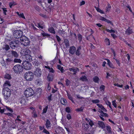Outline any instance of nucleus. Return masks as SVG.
Listing matches in <instances>:
<instances>
[{
	"mask_svg": "<svg viewBox=\"0 0 134 134\" xmlns=\"http://www.w3.org/2000/svg\"><path fill=\"white\" fill-rule=\"evenodd\" d=\"M2 93L4 99L6 100L9 98L11 94V90L9 88H3Z\"/></svg>",
	"mask_w": 134,
	"mask_h": 134,
	"instance_id": "f257e3e1",
	"label": "nucleus"
},
{
	"mask_svg": "<svg viewBox=\"0 0 134 134\" xmlns=\"http://www.w3.org/2000/svg\"><path fill=\"white\" fill-rule=\"evenodd\" d=\"M24 77L26 80L31 81L34 78V74L31 71H27L24 74Z\"/></svg>",
	"mask_w": 134,
	"mask_h": 134,
	"instance_id": "f03ea898",
	"label": "nucleus"
},
{
	"mask_svg": "<svg viewBox=\"0 0 134 134\" xmlns=\"http://www.w3.org/2000/svg\"><path fill=\"white\" fill-rule=\"evenodd\" d=\"M34 94V91L31 88H28L24 92V94L26 97H28L32 96Z\"/></svg>",
	"mask_w": 134,
	"mask_h": 134,
	"instance_id": "7ed1b4c3",
	"label": "nucleus"
},
{
	"mask_svg": "<svg viewBox=\"0 0 134 134\" xmlns=\"http://www.w3.org/2000/svg\"><path fill=\"white\" fill-rule=\"evenodd\" d=\"M13 69L15 73L20 74L23 71V67L21 65L17 64L14 66Z\"/></svg>",
	"mask_w": 134,
	"mask_h": 134,
	"instance_id": "20e7f679",
	"label": "nucleus"
},
{
	"mask_svg": "<svg viewBox=\"0 0 134 134\" xmlns=\"http://www.w3.org/2000/svg\"><path fill=\"white\" fill-rule=\"evenodd\" d=\"M20 42L24 46H26L29 45L30 42L28 39L25 36H23L22 38H20Z\"/></svg>",
	"mask_w": 134,
	"mask_h": 134,
	"instance_id": "39448f33",
	"label": "nucleus"
},
{
	"mask_svg": "<svg viewBox=\"0 0 134 134\" xmlns=\"http://www.w3.org/2000/svg\"><path fill=\"white\" fill-rule=\"evenodd\" d=\"M3 123L2 125V126L3 129L5 128L8 129L10 128L13 129L15 128V127H12L11 123L5 120H3Z\"/></svg>",
	"mask_w": 134,
	"mask_h": 134,
	"instance_id": "423d86ee",
	"label": "nucleus"
},
{
	"mask_svg": "<svg viewBox=\"0 0 134 134\" xmlns=\"http://www.w3.org/2000/svg\"><path fill=\"white\" fill-rule=\"evenodd\" d=\"M23 32L21 30H15L13 34V36L15 38H22L23 37Z\"/></svg>",
	"mask_w": 134,
	"mask_h": 134,
	"instance_id": "0eeeda50",
	"label": "nucleus"
},
{
	"mask_svg": "<svg viewBox=\"0 0 134 134\" xmlns=\"http://www.w3.org/2000/svg\"><path fill=\"white\" fill-rule=\"evenodd\" d=\"M23 69L27 70H29L31 68L32 64L29 62L26 61H24L22 63Z\"/></svg>",
	"mask_w": 134,
	"mask_h": 134,
	"instance_id": "6e6552de",
	"label": "nucleus"
},
{
	"mask_svg": "<svg viewBox=\"0 0 134 134\" xmlns=\"http://www.w3.org/2000/svg\"><path fill=\"white\" fill-rule=\"evenodd\" d=\"M19 42L18 41L15 40L14 41H11L10 43V46L12 49H14L19 46Z\"/></svg>",
	"mask_w": 134,
	"mask_h": 134,
	"instance_id": "1a4fd4ad",
	"label": "nucleus"
},
{
	"mask_svg": "<svg viewBox=\"0 0 134 134\" xmlns=\"http://www.w3.org/2000/svg\"><path fill=\"white\" fill-rule=\"evenodd\" d=\"M34 75L37 77H40L42 74V72L40 68H37L34 72Z\"/></svg>",
	"mask_w": 134,
	"mask_h": 134,
	"instance_id": "9d476101",
	"label": "nucleus"
},
{
	"mask_svg": "<svg viewBox=\"0 0 134 134\" xmlns=\"http://www.w3.org/2000/svg\"><path fill=\"white\" fill-rule=\"evenodd\" d=\"M64 131V130L63 128L60 126H58L55 129V131L57 133L60 134L63 133Z\"/></svg>",
	"mask_w": 134,
	"mask_h": 134,
	"instance_id": "9b49d317",
	"label": "nucleus"
},
{
	"mask_svg": "<svg viewBox=\"0 0 134 134\" xmlns=\"http://www.w3.org/2000/svg\"><path fill=\"white\" fill-rule=\"evenodd\" d=\"M76 51V48L74 46L70 47L69 48V52L71 54L73 55Z\"/></svg>",
	"mask_w": 134,
	"mask_h": 134,
	"instance_id": "f8f14e48",
	"label": "nucleus"
},
{
	"mask_svg": "<svg viewBox=\"0 0 134 134\" xmlns=\"http://www.w3.org/2000/svg\"><path fill=\"white\" fill-rule=\"evenodd\" d=\"M11 86V84L10 81L8 80H6L4 83L3 85V88H8V87H10Z\"/></svg>",
	"mask_w": 134,
	"mask_h": 134,
	"instance_id": "ddd939ff",
	"label": "nucleus"
},
{
	"mask_svg": "<svg viewBox=\"0 0 134 134\" xmlns=\"http://www.w3.org/2000/svg\"><path fill=\"white\" fill-rule=\"evenodd\" d=\"M69 70L70 71H72L74 72L73 73L74 75L76 74L77 72H79V69L77 67H76L75 69L74 68H69Z\"/></svg>",
	"mask_w": 134,
	"mask_h": 134,
	"instance_id": "4468645a",
	"label": "nucleus"
},
{
	"mask_svg": "<svg viewBox=\"0 0 134 134\" xmlns=\"http://www.w3.org/2000/svg\"><path fill=\"white\" fill-rule=\"evenodd\" d=\"M81 46H79L77 47V49H76V51L75 52V54L76 55L79 56L81 54Z\"/></svg>",
	"mask_w": 134,
	"mask_h": 134,
	"instance_id": "2eb2a0df",
	"label": "nucleus"
},
{
	"mask_svg": "<svg viewBox=\"0 0 134 134\" xmlns=\"http://www.w3.org/2000/svg\"><path fill=\"white\" fill-rule=\"evenodd\" d=\"M105 60H107V64L109 66L110 68L112 69H114L115 68V66L110 61V60L107 59H106Z\"/></svg>",
	"mask_w": 134,
	"mask_h": 134,
	"instance_id": "dca6fc26",
	"label": "nucleus"
},
{
	"mask_svg": "<svg viewBox=\"0 0 134 134\" xmlns=\"http://www.w3.org/2000/svg\"><path fill=\"white\" fill-rule=\"evenodd\" d=\"M16 13L18 16L19 18H22L25 19H26L23 13H19L18 12H16Z\"/></svg>",
	"mask_w": 134,
	"mask_h": 134,
	"instance_id": "f3484780",
	"label": "nucleus"
},
{
	"mask_svg": "<svg viewBox=\"0 0 134 134\" xmlns=\"http://www.w3.org/2000/svg\"><path fill=\"white\" fill-rule=\"evenodd\" d=\"M98 124L99 127L102 129H104L105 127V126L104 123L102 121H98Z\"/></svg>",
	"mask_w": 134,
	"mask_h": 134,
	"instance_id": "a211bd4d",
	"label": "nucleus"
},
{
	"mask_svg": "<svg viewBox=\"0 0 134 134\" xmlns=\"http://www.w3.org/2000/svg\"><path fill=\"white\" fill-rule=\"evenodd\" d=\"M25 58L26 60L27 61H31L32 60V57L30 55L26 54L25 55Z\"/></svg>",
	"mask_w": 134,
	"mask_h": 134,
	"instance_id": "6ab92c4d",
	"label": "nucleus"
},
{
	"mask_svg": "<svg viewBox=\"0 0 134 134\" xmlns=\"http://www.w3.org/2000/svg\"><path fill=\"white\" fill-rule=\"evenodd\" d=\"M132 33V30L130 27H129L125 31L126 34H127L128 35H130Z\"/></svg>",
	"mask_w": 134,
	"mask_h": 134,
	"instance_id": "aec40b11",
	"label": "nucleus"
},
{
	"mask_svg": "<svg viewBox=\"0 0 134 134\" xmlns=\"http://www.w3.org/2000/svg\"><path fill=\"white\" fill-rule=\"evenodd\" d=\"M51 123L49 120L47 119L46 120L45 126L46 128L48 129L51 127Z\"/></svg>",
	"mask_w": 134,
	"mask_h": 134,
	"instance_id": "412c9836",
	"label": "nucleus"
},
{
	"mask_svg": "<svg viewBox=\"0 0 134 134\" xmlns=\"http://www.w3.org/2000/svg\"><path fill=\"white\" fill-rule=\"evenodd\" d=\"M11 54L14 57L17 58L19 57V55L15 51H11Z\"/></svg>",
	"mask_w": 134,
	"mask_h": 134,
	"instance_id": "4be33fe9",
	"label": "nucleus"
},
{
	"mask_svg": "<svg viewBox=\"0 0 134 134\" xmlns=\"http://www.w3.org/2000/svg\"><path fill=\"white\" fill-rule=\"evenodd\" d=\"M48 31L51 33L55 34V33L54 28L53 27H49L48 29Z\"/></svg>",
	"mask_w": 134,
	"mask_h": 134,
	"instance_id": "5701e85b",
	"label": "nucleus"
},
{
	"mask_svg": "<svg viewBox=\"0 0 134 134\" xmlns=\"http://www.w3.org/2000/svg\"><path fill=\"white\" fill-rule=\"evenodd\" d=\"M103 111L101 110L100 111H99L100 113V114L99 115L105 117H107L108 116V114L106 113H104Z\"/></svg>",
	"mask_w": 134,
	"mask_h": 134,
	"instance_id": "b1692460",
	"label": "nucleus"
},
{
	"mask_svg": "<svg viewBox=\"0 0 134 134\" xmlns=\"http://www.w3.org/2000/svg\"><path fill=\"white\" fill-rule=\"evenodd\" d=\"M106 130L109 133H112L111 129L109 125L106 126H105Z\"/></svg>",
	"mask_w": 134,
	"mask_h": 134,
	"instance_id": "393cba45",
	"label": "nucleus"
},
{
	"mask_svg": "<svg viewBox=\"0 0 134 134\" xmlns=\"http://www.w3.org/2000/svg\"><path fill=\"white\" fill-rule=\"evenodd\" d=\"M111 6L109 3H108L107 6L106 7L105 12L107 13L109 12L111 8Z\"/></svg>",
	"mask_w": 134,
	"mask_h": 134,
	"instance_id": "a878e982",
	"label": "nucleus"
},
{
	"mask_svg": "<svg viewBox=\"0 0 134 134\" xmlns=\"http://www.w3.org/2000/svg\"><path fill=\"white\" fill-rule=\"evenodd\" d=\"M80 79L83 81H88L87 77L85 75L82 76L80 77Z\"/></svg>",
	"mask_w": 134,
	"mask_h": 134,
	"instance_id": "bb28decb",
	"label": "nucleus"
},
{
	"mask_svg": "<svg viewBox=\"0 0 134 134\" xmlns=\"http://www.w3.org/2000/svg\"><path fill=\"white\" fill-rule=\"evenodd\" d=\"M97 105L103 111H106V110L105 109V108L101 104H97Z\"/></svg>",
	"mask_w": 134,
	"mask_h": 134,
	"instance_id": "cd10ccee",
	"label": "nucleus"
},
{
	"mask_svg": "<svg viewBox=\"0 0 134 134\" xmlns=\"http://www.w3.org/2000/svg\"><path fill=\"white\" fill-rule=\"evenodd\" d=\"M60 102L61 104L64 105H66L67 103V101L64 98L61 99Z\"/></svg>",
	"mask_w": 134,
	"mask_h": 134,
	"instance_id": "c85d7f7f",
	"label": "nucleus"
},
{
	"mask_svg": "<svg viewBox=\"0 0 134 134\" xmlns=\"http://www.w3.org/2000/svg\"><path fill=\"white\" fill-rule=\"evenodd\" d=\"M83 127L84 130L87 131L89 128V125L87 124H84L83 126Z\"/></svg>",
	"mask_w": 134,
	"mask_h": 134,
	"instance_id": "c756f323",
	"label": "nucleus"
},
{
	"mask_svg": "<svg viewBox=\"0 0 134 134\" xmlns=\"http://www.w3.org/2000/svg\"><path fill=\"white\" fill-rule=\"evenodd\" d=\"M9 7L10 8H12L13 6H14L17 5L16 3L14 1H13L12 2L9 3Z\"/></svg>",
	"mask_w": 134,
	"mask_h": 134,
	"instance_id": "7c9ffc66",
	"label": "nucleus"
},
{
	"mask_svg": "<svg viewBox=\"0 0 134 134\" xmlns=\"http://www.w3.org/2000/svg\"><path fill=\"white\" fill-rule=\"evenodd\" d=\"M4 77L5 78L8 80H10L11 78V76L9 74L6 73Z\"/></svg>",
	"mask_w": 134,
	"mask_h": 134,
	"instance_id": "2f4dec72",
	"label": "nucleus"
},
{
	"mask_svg": "<svg viewBox=\"0 0 134 134\" xmlns=\"http://www.w3.org/2000/svg\"><path fill=\"white\" fill-rule=\"evenodd\" d=\"M64 41L66 48H68L69 46V41L67 39H65L64 40Z\"/></svg>",
	"mask_w": 134,
	"mask_h": 134,
	"instance_id": "473e14b6",
	"label": "nucleus"
},
{
	"mask_svg": "<svg viewBox=\"0 0 134 134\" xmlns=\"http://www.w3.org/2000/svg\"><path fill=\"white\" fill-rule=\"evenodd\" d=\"M104 42L106 45L109 46L110 45V41L109 38H105L104 40Z\"/></svg>",
	"mask_w": 134,
	"mask_h": 134,
	"instance_id": "72a5a7b5",
	"label": "nucleus"
},
{
	"mask_svg": "<svg viewBox=\"0 0 134 134\" xmlns=\"http://www.w3.org/2000/svg\"><path fill=\"white\" fill-rule=\"evenodd\" d=\"M93 81L95 83H98L99 78L97 76H95L93 79Z\"/></svg>",
	"mask_w": 134,
	"mask_h": 134,
	"instance_id": "f704fd0d",
	"label": "nucleus"
},
{
	"mask_svg": "<svg viewBox=\"0 0 134 134\" xmlns=\"http://www.w3.org/2000/svg\"><path fill=\"white\" fill-rule=\"evenodd\" d=\"M47 78L48 81L49 82L52 81L53 79V77L49 75H48Z\"/></svg>",
	"mask_w": 134,
	"mask_h": 134,
	"instance_id": "c9c22d12",
	"label": "nucleus"
},
{
	"mask_svg": "<svg viewBox=\"0 0 134 134\" xmlns=\"http://www.w3.org/2000/svg\"><path fill=\"white\" fill-rule=\"evenodd\" d=\"M58 32L62 36L64 35L65 34V32L64 31L61 30L60 29L58 31Z\"/></svg>",
	"mask_w": 134,
	"mask_h": 134,
	"instance_id": "e433bc0d",
	"label": "nucleus"
},
{
	"mask_svg": "<svg viewBox=\"0 0 134 134\" xmlns=\"http://www.w3.org/2000/svg\"><path fill=\"white\" fill-rule=\"evenodd\" d=\"M57 68L60 70L61 72L63 73L64 71V69L63 67H61V66L60 65H57Z\"/></svg>",
	"mask_w": 134,
	"mask_h": 134,
	"instance_id": "4c0bfd02",
	"label": "nucleus"
},
{
	"mask_svg": "<svg viewBox=\"0 0 134 134\" xmlns=\"http://www.w3.org/2000/svg\"><path fill=\"white\" fill-rule=\"evenodd\" d=\"M67 96L69 99L70 100H71L72 102H74V101L73 100V98L72 97L71 95L70 94H68Z\"/></svg>",
	"mask_w": 134,
	"mask_h": 134,
	"instance_id": "58836bf2",
	"label": "nucleus"
},
{
	"mask_svg": "<svg viewBox=\"0 0 134 134\" xmlns=\"http://www.w3.org/2000/svg\"><path fill=\"white\" fill-rule=\"evenodd\" d=\"M3 49L6 51H8L10 49V47L8 45L6 44L5 45Z\"/></svg>",
	"mask_w": 134,
	"mask_h": 134,
	"instance_id": "ea45409f",
	"label": "nucleus"
},
{
	"mask_svg": "<svg viewBox=\"0 0 134 134\" xmlns=\"http://www.w3.org/2000/svg\"><path fill=\"white\" fill-rule=\"evenodd\" d=\"M42 82L41 79H37L36 81V83L37 84L40 85Z\"/></svg>",
	"mask_w": 134,
	"mask_h": 134,
	"instance_id": "a19ab883",
	"label": "nucleus"
},
{
	"mask_svg": "<svg viewBox=\"0 0 134 134\" xmlns=\"http://www.w3.org/2000/svg\"><path fill=\"white\" fill-rule=\"evenodd\" d=\"M48 108V105H47V106H46L45 108L43 109V111L42 112V114H43L44 113H45L47 112Z\"/></svg>",
	"mask_w": 134,
	"mask_h": 134,
	"instance_id": "79ce46f5",
	"label": "nucleus"
},
{
	"mask_svg": "<svg viewBox=\"0 0 134 134\" xmlns=\"http://www.w3.org/2000/svg\"><path fill=\"white\" fill-rule=\"evenodd\" d=\"M105 86L103 85H102L100 86L99 87V89L100 91H104L105 89Z\"/></svg>",
	"mask_w": 134,
	"mask_h": 134,
	"instance_id": "37998d69",
	"label": "nucleus"
},
{
	"mask_svg": "<svg viewBox=\"0 0 134 134\" xmlns=\"http://www.w3.org/2000/svg\"><path fill=\"white\" fill-rule=\"evenodd\" d=\"M105 30L106 31H107L108 32H109L110 33H115V30H112V29L109 30V29H106Z\"/></svg>",
	"mask_w": 134,
	"mask_h": 134,
	"instance_id": "c03bdc74",
	"label": "nucleus"
},
{
	"mask_svg": "<svg viewBox=\"0 0 134 134\" xmlns=\"http://www.w3.org/2000/svg\"><path fill=\"white\" fill-rule=\"evenodd\" d=\"M21 60L20 59L15 58L14 62L15 63H21Z\"/></svg>",
	"mask_w": 134,
	"mask_h": 134,
	"instance_id": "a18cd8bd",
	"label": "nucleus"
},
{
	"mask_svg": "<svg viewBox=\"0 0 134 134\" xmlns=\"http://www.w3.org/2000/svg\"><path fill=\"white\" fill-rule=\"evenodd\" d=\"M77 36L78 40L80 42H81L82 39V35L80 34H78L77 35Z\"/></svg>",
	"mask_w": 134,
	"mask_h": 134,
	"instance_id": "49530a36",
	"label": "nucleus"
},
{
	"mask_svg": "<svg viewBox=\"0 0 134 134\" xmlns=\"http://www.w3.org/2000/svg\"><path fill=\"white\" fill-rule=\"evenodd\" d=\"M91 102L93 103L96 104L100 102V100H99L98 99H96L95 100H92Z\"/></svg>",
	"mask_w": 134,
	"mask_h": 134,
	"instance_id": "de8ad7c7",
	"label": "nucleus"
},
{
	"mask_svg": "<svg viewBox=\"0 0 134 134\" xmlns=\"http://www.w3.org/2000/svg\"><path fill=\"white\" fill-rule=\"evenodd\" d=\"M2 9L3 10V14L5 15H7L6 12H7V8H2Z\"/></svg>",
	"mask_w": 134,
	"mask_h": 134,
	"instance_id": "09e8293b",
	"label": "nucleus"
},
{
	"mask_svg": "<svg viewBox=\"0 0 134 134\" xmlns=\"http://www.w3.org/2000/svg\"><path fill=\"white\" fill-rule=\"evenodd\" d=\"M95 8H96V9L97 12L102 14L104 13V11L103 10H101L99 8H96V7Z\"/></svg>",
	"mask_w": 134,
	"mask_h": 134,
	"instance_id": "8fccbe9b",
	"label": "nucleus"
},
{
	"mask_svg": "<svg viewBox=\"0 0 134 134\" xmlns=\"http://www.w3.org/2000/svg\"><path fill=\"white\" fill-rule=\"evenodd\" d=\"M112 105L114 107L116 108L117 107V103H116V100H114L112 102Z\"/></svg>",
	"mask_w": 134,
	"mask_h": 134,
	"instance_id": "3c124183",
	"label": "nucleus"
},
{
	"mask_svg": "<svg viewBox=\"0 0 134 134\" xmlns=\"http://www.w3.org/2000/svg\"><path fill=\"white\" fill-rule=\"evenodd\" d=\"M33 114V117L34 118H36L37 116V114H36V111H33L32 113Z\"/></svg>",
	"mask_w": 134,
	"mask_h": 134,
	"instance_id": "603ef678",
	"label": "nucleus"
},
{
	"mask_svg": "<svg viewBox=\"0 0 134 134\" xmlns=\"http://www.w3.org/2000/svg\"><path fill=\"white\" fill-rule=\"evenodd\" d=\"M42 35L43 37H49L50 35L46 33L45 32H43L41 34Z\"/></svg>",
	"mask_w": 134,
	"mask_h": 134,
	"instance_id": "864d4df0",
	"label": "nucleus"
},
{
	"mask_svg": "<svg viewBox=\"0 0 134 134\" xmlns=\"http://www.w3.org/2000/svg\"><path fill=\"white\" fill-rule=\"evenodd\" d=\"M89 120L90 121L89 122V124L91 127H92L94 125V123L93 121L90 119H89Z\"/></svg>",
	"mask_w": 134,
	"mask_h": 134,
	"instance_id": "5fc2aeb1",
	"label": "nucleus"
},
{
	"mask_svg": "<svg viewBox=\"0 0 134 134\" xmlns=\"http://www.w3.org/2000/svg\"><path fill=\"white\" fill-rule=\"evenodd\" d=\"M65 111L67 113H70L71 110L70 108L69 107H67L65 108Z\"/></svg>",
	"mask_w": 134,
	"mask_h": 134,
	"instance_id": "6e6d98bb",
	"label": "nucleus"
},
{
	"mask_svg": "<svg viewBox=\"0 0 134 134\" xmlns=\"http://www.w3.org/2000/svg\"><path fill=\"white\" fill-rule=\"evenodd\" d=\"M66 118L68 119L69 120L71 118V116L70 114H68L66 115Z\"/></svg>",
	"mask_w": 134,
	"mask_h": 134,
	"instance_id": "4d7b16f0",
	"label": "nucleus"
},
{
	"mask_svg": "<svg viewBox=\"0 0 134 134\" xmlns=\"http://www.w3.org/2000/svg\"><path fill=\"white\" fill-rule=\"evenodd\" d=\"M114 85L115 86H117L120 88H122L123 87V85L122 84L120 85L118 84V83H115L114 84Z\"/></svg>",
	"mask_w": 134,
	"mask_h": 134,
	"instance_id": "13d9d810",
	"label": "nucleus"
},
{
	"mask_svg": "<svg viewBox=\"0 0 134 134\" xmlns=\"http://www.w3.org/2000/svg\"><path fill=\"white\" fill-rule=\"evenodd\" d=\"M42 132L46 134H50L49 132L45 129H43Z\"/></svg>",
	"mask_w": 134,
	"mask_h": 134,
	"instance_id": "bf43d9fd",
	"label": "nucleus"
},
{
	"mask_svg": "<svg viewBox=\"0 0 134 134\" xmlns=\"http://www.w3.org/2000/svg\"><path fill=\"white\" fill-rule=\"evenodd\" d=\"M83 109L82 107L77 108L75 110L77 112L82 111H83Z\"/></svg>",
	"mask_w": 134,
	"mask_h": 134,
	"instance_id": "052dcab7",
	"label": "nucleus"
},
{
	"mask_svg": "<svg viewBox=\"0 0 134 134\" xmlns=\"http://www.w3.org/2000/svg\"><path fill=\"white\" fill-rule=\"evenodd\" d=\"M105 22H107L108 23L110 24L111 25H113V23L110 20L106 19V20L105 21Z\"/></svg>",
	"mask_w": 134,
	"mask_h": 134,
	"instance_id": "680f3d73",
	"label": "nucleus"
},
{
	"mask_svg": "<svg viewBox=\"0 0 134 134\" xmlns=\"http://www.w3.org/2000/svg\"><path fill=\"white\" fill-rule=\"evenodd\" d=\"M70 83V81L67 79L66 81V86H68Z\"/></svg>",
	"mask_w": 134,
	"mask_h": 134,
	"instance_id": "e2e57ef3",
	"label": "nucleus"
},
{
	"mask_svg": "<svg viewBox=\"0 0 134 134\" xmlns=\"http://www.w3.org/2000/svg\"><path fill=\"white\" fill-rule=\"evenodd\" d=\"M5 107L6 108L7 110H8L10 112H13V111L12 109H11L9 107L6 106Z\"/></svg>",
	"mask_w": 134,
	"mask_h": 134,
	"instance_id": "0e129e2a",
	"label": "nucleus"
},
{
	"mask_svg": "<svg viewBox=\"0 0 134 134\" xmlns=\"http://www.w3.org/2000/svg\"><path fill=\"white\" fill-rule=\"evenodd\" d=\"M4 114L9 116H10L12 117H13V114L12 113H4Z\"/></svg>",
	"mask_w": 134,
	"mask_h": 134,
	"instance_id": "69168bd1",
	"label": "nucleus"
},
{
	"mask_svg": "<svg viewBox=\"0 0 134 134\" xmlns=\"http://www.w3.org/2000/svg\"><path fill=\"white\" fill-rule=\"evenodd\" d=\"M115 61L116 62V63L118 64V66H120V60H118L117 59H115Z\"/></svg>",
	"mask_w": 134,
	"mask_h": 134,
	"instance_id": "338daca9",
	"label": "nucleus"
},
{
	"mask_svg": "<svg viewBox=\"0 0 134 134\" xmlns=\"http://www.w3.org/2000/svg\"><path fill=\"white\" fill-rule=\"evenodd\" d=\"M35 9L39 11L40 10V8L37 5H35L34 6Z\"/></svg>",
	"mask_w": 134,
	"mask_h": 134,
	"instance_id": "774afa93",
	"label": "nucleus"
}]
</instances>
